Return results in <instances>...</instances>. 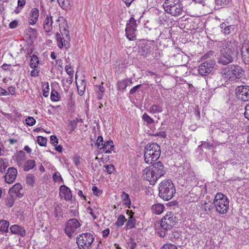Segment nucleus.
Listing matches in <instances>:
<instances>
[{"label":"nucleus","mask_w":249,"mask_h":249,"mask_svg":"<svg viewBox=\"0 0 249 249\" xmlns=\"http://www.w3.org/2000/svg\"><path fill=\"white\" fill-rule=\"evenodd\" d=\"M220 54L218 62L223 65L231 63L237 57L238 52L237 43L235 41H228L222 43L220 46Z\"/></svg>","instance_id":"1"},{"label":"nucleus","mask_w":249,"mask_h":249,"mask_svg":"<svg viewBox=\"0 0 249 249\" xmlns=\"http://www.w3.org/2000/svg\"><path fill=\"white\" fill-rule=\"evenodd\" d=\"M160 147L156 142L149 143L144 148V160L148 164L156 161L160 155Z\"/></svg>","instance_id":"2"},{"label":"nucleus","mask_w":249,"mask_h":249,"mask_svg":"<svg viewBox=\"0 0 249 249\" xmlns=\"http://www.w3.org/2000/svg\"><path fill=\"white\" fill-rule=\"evenodd\" d=\"M163 7L165 12L172 16L178 17L184 12V7L180 0H165Z\"/></svg>","instance_id":"3"},{"label":"nucleus","mask_w":249,"mask_h":249,"mask_svg":"<svg viewBox=\"0 0 249 249\" xmlns=\"http://www.w3.org/2000/svg\"><path fill=\"white\" fill-rule=\"evenodd\" d=\"M178 218L172 212H168L161 220V231L159 234L160 236L164 237L168 231H171L172 227L178 222Z\"/></svg>","instance_id":"4"},{"label":"nucleus","mask_w":249,"mask_h":249,"mask_svg":"<svg viewBox=\"0 0 249 249\" xmlns=\"http://www.w3.org/2000/svg\"><path fill=\"white\" fill-rule=\"evenodd\" d=\"M159 196L165 200L172 199L176 193L174 184L170 179L163 180L160 184Z\"/></svg>","instance_id":"5"},{"label":"nucleus","mask_w":249,"mask_h":249,"mask_svg":"<svg viewBox=\"0 0 249 249\" xmlns=\"http://www.w3.org/2000/svg\"><path fill=\"white\" fill-rule=\"evenodd\" d=\"M216 211L220 214L226 213L229 206V201L227 197L221 193L216 194L213 200Z\"/></svg>","instance_id":"6"},{"label":"nucleus","mask_w":249,"mask_h":249,"mask_svg":"<svg viewBox=\"0 0 249 249\" xmlns=\"http://www.w3.org/2000/svg\"><path fill=\"white\" fill-rule=\"evenodd\" d=\"M94 238L89 232L82 233L76 238V243L79 249H90Z\"/></svg>","instance_id":"7"},{"label":"nucleus","mask_w":249,"mask_h":249,"mask_svg":"<svg viewBox=\"0 0 249 249\" xmlns=\"http://www.w3.org/2000/svg\"><path fill=\"white\" fill-rule=\"evenodd\" d=\"M221 73L226 78H231V75H232L235 78L239 79L244 75V71L239 66L232 65L230 68L227 67L222 70Z\"/></svg>","instance_id":"8"},{"label":"nucleus","mask_w":249,"mask_h":249,"mask_svg":"<svg viewBox=\"0 0 249 249\" xmlns=\"http://www.w3.org/2000/svg\"><path fill=\"white\" fill-rule=\"evenodd\" d=\"M81 226V224L77 219L72 218L69 219L66 225L65 231L68 237L71 238L76 233Z\"/></svg>","instance_id":"9"},{"label":"nucleus","mask_w":249,"mask_h":249,"mask_svg":"<svg viewBox=\"0 0 249 249\" xmlns=\"http://www.w3.org/2000/svg\"><path fill=\"white\" fill-rule=\"evenodd\" d=\"M214 65V61L211 59L202 63L198 68L199 74L203 76L208 75L213 71Z\"/></svg>","instance_id":"10"},{"label":"nucleus","mask_w":249,"mask_h":249,"mask_svg":"<svg viewBox=\"0 0 249 249\" xmlns=\"http://www.w3.org/2000/svg\"><path fill=\"white\" fill-rule=\"evenodd\" d=\"M136 21L134 18L131 17L129 22L126 24L125 34L127 38L133 40L136 36Z\"/></svg>","instance_id":"11"},{"label":"nucleus","mask_w":249,"mask_h":249,"mask_svg":"<svg viewBox=\"0 0 249 249\" xmlns=\"http://www.w3.org/2000/svg\"><path fill=\"white\" fill-rule=\"evenodd\" d=\"M236 97L244 102L249 101V87L247 86H237L235 89Z\"/></svg>","instance_id":"12"},{"label":"nucleus","mask_w":249,"mask_h":249,"mask_svg":"<svg viewBox=\"0 0 249 249\" xmlns=\"http://www.w3.org/2000/svg\"><path fill=\"white\" fill-rule=\"evenodd\" d=\"M149 167L155 176L157 177V179L163 176L165 173L164 167L163 164L160 161L155 163Z\"/></svg>","instance_id":"13"},{"label":"nucleus","mask_w":249,"mask_h":249,"mask_svg":"<svg viewBox=\"0 0 249 249\" xmlns=\"http://www.w3.org/2000/svg\"><path fill=\"white\" fill-rule=\"evenodd\" d=\"M142 178L148 181L151 185L155 184L158 180L157 177L155 176L149 166L143 170Z\"/></svg>","instance_id":"14"},{"label":"nucleus","mask_w":249,"mask_h":249,"mask_svg":"<svg viewBox=\"0 0 249 249\" xmlns=\"http://www.w3.org/2000/svg\"><path fill=\"white\" fill-rule=\"evenodd\" d=\"M17 174L18 171L15 168H9L4 176L5 182L8 184L13 183L17 178Z\"/></svg>","instance_id":"15"},{"label":"nucleus","mask_w":249,"mask_h":249,"mask_svg":"<svg viewBox=\"0 0 249 249\" xmlns=\"http://www.w3.org/2000/svg\"><path fill=\"white\" fill-rule=\"evenodd\" d=\"M60 196L65 200H70L72 198L71 192L70 188L64 185L60 187Z\"/></svg>","instance_id":"16"},{"label":"nucleus","mask_w":249,"mask_h":249,"mask_svg":"<svg viewBox=\"0 0 249 249\" xmlns=\"http://www.w3.org/2000/svg\"><path fill=\"white\" fill-rule=\"evenodd\" d=\"M126 213L128 215V219H126L125 227L126 229H131L135 227L136 219L134 217V213L132 210H127Z\"/></svg>","instance_id":"17"},{"label":"nucleus","mask_w":249,"mask_h":249,"mask_svg":"<svg viewBox=\"0 0 249 249\" xmlns=\"http://www.w3.org/2000/svg\"><path fill=\"white\" fill-rule=\"evenodd\" d=\"M241 55L245 64H249V43L244 44L241 49Z\"/></svg>","instance_id":"18"},{"label":"nucleus","mask_w":249,"mask_h":249,"mask_svg":"<svg viewBox=\"0 0 249 249\" xmlns=\"http://www.w3.org/2000/svg\"><path fill=\"white\" fill-rule=\"evenodd\" d=\"M150 46L149 45L142 44L138 47V53L143 57H146L151 53Z\"/></svg>","instance_id":"19"},{"label":"nucleus","mask_w":249,"mask_h":249,"mask_svg":"<svg viewBox=\"0 0 249 249\" xmlns=\"http://www.w3.org/2000/svg\"><path fill=\"white\" fill-rule=\"evenodd\" d=\"M10 231L13 234H18L24 237L26 234V231L23 227L17 225L12 226L10 228Z\"/></svg>","instance_id":"20"},{"label":"nucleus","mask_w":249,"mask_h":249,"mask_svg":"<svg viewBox=\"0 0 249 249\" xmlns=\"http://www.w3.org/2000/svg\"><path fill=\"white\" fill-rule=\"evenodd\" d=\"M114 146V145L113 141L112 140H108L104 142L103 145L100 148V150H102L105 153H110L113 150Z\"/></svg>","instance_id":"21"},{"label":"nucleus","mask_w":249,"mask_h":249,"mask_svg":"<svg viewBox=\"0 0 249 249\" xmlns=\"http://www.w3.org/2000/svg\"><path fill=\"white\" fill-rule=\"evenodd\" d=\"M29 16V22L30 24H35L39 16L38 10L36 8H33L30 12Z\"/></svg>","instance_id":"22"},{"label":"nucleus","mask_w":249,"mask_h":249,"mask_svg":"<svg viewBox=\"0 0 249 249\" xmlns=\"http://www.w3.org/2000/svg\"><path fill=\"white\" fill-rule=\"evenodd\" d=\"M132 83V79H125L119 81L117 82V89L118 90L124 91L127 86Z\"/></svg>","instance_id":"23"},{"label":"nucleus","mask_w":249,"mask_h":249,"mask_svg":"<svg viewBox=\"0 0 249 249\" xmlns=\"http://www.w3.org/2000/svg\"><path fill=\"white\" fill-rule=\"evenodd\" d=\"M221 31L225 35H229L234 29V26L232 25H228L225 23H222L220 25Z\"/></svg>","instance_id":"24"},{"label":"nucleus","mask_w":249,"mask_h":249,"mask_svg":"<svg viewBox=\"0 0 249 249\" xmlns=\"http://www.w3.org/2000/svg\"><path fill=\"white\" fill-rule=\"evenodd\" d=\"M53 23L52 17L50 15H47L44 22V28L46 32H50L52 30Z\"/></svg>","instance_id":"25"},{"label":"nucleus","mask_w":249,"mask_h":249,"mask_svg":"<svg viewBox=\"0 0 249 249\" xmlns=\"http://www.w3.org/2000/svg\"><path fill=\"white\" fill-rule=\"evenodd\" d=\"M56 39L57 41V45L60 49H62L64 46L66 48L69 47V44L68 41L64 39V37H62L61 35L59 33L56 34Z\"/></svg>","instance_id":"26"},{"label":"nucleus","mask_w":249,"mask_h":249,"mask_svg":"<svg viewBox=\"0 0 249 249\" xmlns=\"http://www.w3.org/2000/svg\"><path fill=\"white\" fill-rule=\"evenodd\" d=\"M164 208V206L163 205L157 203L152 206L151 210L153 213L156 214H160L163 211Z\"/></svg>","instance_id":"27"},{"label":"nucleus","mask_w":249,"mask_h":249,"mask_svg":"<svg viewBox=\"0 0 249 249\" xmlns=\"http://www.w3.org/2000/svg\"><path fill=\"white\" fill-rule=\"evenodd\" d=\"M16 159L18 165H22L23 164V162L26 159L25 154L24 152H23L22 150H20L19 152H18L16 156Z\"/></svg>","instance_id":"28"},{"label":"nucleus","mask_w":249,"mask_h":249,"mask_svg":"<svg viewBox=\"0 0 249 249\" xmlns=\"http://www.w3.org/2000/svg\"><path fill=\"white\" fill-rule=\"evenodd\" d=\"M9 226V222L7 220H0V231L6 232L8 231V227Z\"/></svg>","instance_id":"29"},{"label":"nucleus","mask_w":249,"mask_h":249,"mask_svg":"<svg viewBox=\"0 0 249 249\" xmlns=\"http://www.w3.org/2000/svg\"><path fill=\"white\" fill-rule=\"evenodd\" d=\"M86 82L84 80H82L80 84L76 83L78 94L82 96L84 93L86 89Z\"/></svg>","instance_id":"30"},{"label":"nucleus","mask_w":249,"mask_h":249,"mask_svg":"<svg viewBox=\"0 0 249 249\" xmlns=\"http://www.w3.org/2000/svg\"><path fill=\"white\" fill-rule=\"evenodd\" d=\"M22 188V185L19 183L15 184L11 188L9 189V193L11 196L14 197V194L19 191Z\"/></svg>","instance_id":"31"},{"label":"nucleus","mask_w":249,"mask_h":249,"mask_svg":"<svg viewBox=\"0 0 249 249\" xmlns=\"http://www.w3.org/2000/svg\"><path fill=\"white\" fill-rule=\"evenodd\" d=\"M126 221V219L123 214H120L115 223L117 227H121L124 225V222Z\"/></svg>","instance_id":"32"},{"label":"nucleus","mask_w":249,"mask_h":249,"mask_svg":"<svg viewBox=\"0 0 249 249\" xmlns=\"http://www.w3.org/2000/svg\"><path fill=\"white\" fill-rule=\"evenodd\" d=\"M35 161L34 160H28L24 164V170L28 171L32 169L35 166Z\"/></svg>","instance_id":"33"},{"label":"nucleus","mask_w":249,"mask_h":249,"mask_svg":"<svg viewBox=\"0 0 249 249\" xmlns=\"http://www.w3.org/2000/svg\"><path fill=\"white\" fill-rule=\"evenodd\" d=\"M121 197L123 199L124 204L126 206L129 207V206L131 205V201L128 194L124 192L122 193Z\"/></svg>","instance_id":"34"},{"label":"nucleus","mask_w":249,"mask_h":249,"mask_svg":"<svg viewBox=\"0 0 249 249\" xmlns=\"http://www.w3.org/2000/svg\"><path fill=\"white\" fill-rule=\"evenodd\" d=\"M38 63L39 60L37 56L35 54H33L32 56V58L30 62V67L33 69L36 68L38 65Z\"/></svg>","instance_id":"35"},{"label":"nucleus","mask_w":249,"mask_h":249,"mask_svg":"<svg viewBox=\"0 0 249 249\" xmlns=\"http://www.w3.org/2000/svg\"><path fill=\"white\" fill-rule=\"evenodd\" d=\"M162 108L159 105H153L149 109V112L151 113L154 114L155 113L161 112Z\"/></svg>","instance_id":"36"},{"label":"nucleus","mask_w":249,"mask_h":249,"mask_svg":"<svg viewBox=\"0 0 249 249\" xmlns=\"http://www.w3.org/2000/svg\"><path fill=\"white\" fill-rule=\"evenodd\" d=\"M78 122V119L76 118L72 121H69L68 122V125L71 130V133L76 128L77 123Z\"/></svg>","instance_id":"37"},{"label":"nucleus","mask_w":249,"mask_h":249,"mask_svg":"<svg viewBox=\"0 0 249 249\" xmlns=\"http://www.w3.org/2000/svg\"><path fill=\"white\" fill-rule=\"evenodd\" d=\"M8 166V162L6 160L0 158V172L4 173Z\"/></svg>","instance_id":"38"},{"label":"nucleus","mask_w":249,"mask_h":249,"mask_svg":"<svg viewBox=\"0 0 249 249\" xmlns=\"http://www.w3.org/2000/svg\"><path fill=\"white\" fill-rule=\"evenodd\" d=\"M143 121L148 124H152L154 122V120L151 118L146 113H144L142 116Z\"/></svg>","instance_id":"39"},{"label":"nucleus","mask_w":249,"mask_h":249,"mask_svg":"<svg viewBox=\"0 0 249 249\" xmlns=\"http://www.w3.org/2000/svg\"><path fill=\"white\" fill-rule=\"evenodd\" d=\"M58 2L63 9H67L70 6V1L69 0H58Z\"/></svg>","instance_id":"40"},{"label":"nucleus","mask_w":249,"mask_h":249,"mask_svg":"<svg viewBox=\"0 0 249 249\" xmlns=\"http://www.w3.org/2000/svg\"><path fill=\"white\" fill-rule=\"evenodd\" d=\"M53 180L55 182H58V183H60L63 182V179L60 174V173L58 172H55L53 176Z\"/></svg>","instance_id":"41"},{"label":"nucleus","mask_w":249,"mask_h":249,"mask_svg":"<svg viewBox=\"0 0 249 249\" xmlns=\"http://www.w3.org/2000/svg\"><path fill=\"white\" fill-rule=\"evenodd\" d=\"M51 98L53 101H57L59 100V93L54 89L51 91Z\"/></svg>","instance_id":"42"},{"label":"nucleus","mask_w":249,"mask_h":249,"mask_svg":"<svg viewBox=\"0 0 249 249\" xmlns=\"http://www.w3.org/2000/svg\"><path fill=\"white\" fill-rule=\"evenodd\" d=\"M35 182V177L33 174H28L26 177V183L29 185H33Z\"/></svg>","instance_id":"43"},{"label":"nucleus","mask_w":249,"mask_h":249,"mask_svg":"<svg viewBox=\"0 0 249 249\" xmlns=\"http://www.w3.org/2000/svg\"><path fill=\"white\" fill-rule=\"evenodd\" d=\"M37 143L38 144L42 146H44L46 145V144L47 143V140L46 138L42 137V136H38L37 137Z\"/></svg>","instance_id":"44"},{"label":"nucleus","mask_w":249,"mask_h":249,"mask_svg":"<svg viewBox=\"0 0 249 249\" xmlns=\"http://www.w3.org/2000/svg\"><path fill=\"white\" fill-rule=\"evenodd\" d=\"M214 1L217 5L225 6L229 4L230 0H214Z\"/></svg>","instance_id":"45"},{"label":"nucleus","mask_w":249,"mask_h":249,"mask_svg":"<svg viewBox=\"0 0 249 249\" xmlns=\"http://www.w3.org/2000/svg\"><path fill=\"white\" fill-rule=\"evenodd\" d=\"M25 122H26V124L29 126L34 125L36 122L35 119L32 117H28L25 120Z\"/></svg>","instance_id":"46"},{"label":"nucleus","mask_w":249,"mask_h":249,"mask_svg":"<svg viewBox=\"0 0 249 249\" xmlns=\"http://www.w3.org/2000/svg\"><path fill=\"white\" fill-rule=\"evenodd\" d=\"M104 142L103 137L99 136L98 137L95 144L97 145V148L100 149V148L103 145Z\"/></svg>","instance_id":"47"},{"label":"nucleus","mask_w":249,"mask_h":249,"mask_svg":"<svg viewBox=\"0 0 249 249\" xmlns=\"http://www.w3.org/2000/svg\"><path fill=\"white\" fill-rule=\"evenodd\" d=\"M104 168H106V171L108 174H112L114 171V167L112 164L105 165Z\"/></svg>","instance_id":"48"},{"label":"nucleus","mask_w":249,"mask_h":249,"mask_svg":"<svg viewBox=\"0 0 249 249\" xmlns=\"http://www.w3.org/2000/svg\"><path fill=\"white\" fill-rule=\"evenodd\" d=\"M65 71L67 74L71 77H73L74 74V71L70 65H67L65 68Z\"/></svg>","instance_id":"49"},{"label":"nucleus","mask_w":249,"mask_h":249,"mask_svg":"<svg viewBox=\"0 0 249 249\" xmlns=\"http://www.w3.org/2000/svg\"><path fill=\"white\" fill-rule=\"evenodd\" d=\"M161 249H178V248L173 244H165L161 247Z\"/></svg>","instance_id":"50"},{"label":"nucleus","mask_w":249,"mask_h":249,"mask_svg":"<svg viewBox=\"0 0 249 249\" xmlns=\"http://www.w3.org/2000/svg\"><path fill=\"white\" fill-rule=\"evenodd\" d=\"M92 191L94 195L98 196L102 194V191L98 189L96 186H93L92 188Z\"/></svg>","instance_id":"51"},{"label":"nucleus","mask_w":249,"mask_h":249,"mask_svg":"<svg viewBox=\"0 0 249 249\" xmlns=\"http://www.w3.org/2000/svg\"><path fill=\"white\" fill-rule=\"evenodd\" d=\"M202 145L208 149H210L213 147V144L208 142H202Z\"/></svg>","instance_id":"52"},{"label":"nucleus","mask_w":249,"mask_h":249,"mask_svg":"<svg viewBox=\"0 0 249 249\" xmlns=\"http://www.w3.org/2000/svg\"><path fill=\"white\" fill-rule=\"evenodd\" d=\"M141 86V85H138L135 87H134L133 88H132L130 91H129V94H131V95H133L134 94V93H135L138 89L140 88V87Z\"/></svg>","instance_id":"53"},{"label":"nucleus","mask_w":249,"mask_h":249,"mask_svg":"<svg viewBox=\"0 0 249 249\" xmlns=\"http://www.w3.org/2000/svg\"><path fill=\"white\" fill-rule=\"evenodd\" d=\"M192 0L196 3H200L201 4H202L203 5H207L210 2L209 0Z\"/></svg>","instance_id":"54"},{"label":"nucleus","mask_w":249,"mask_h":249,"mask_svg":"<svg viewBox=\"0 0 249 249\" xmlns=\"http://www.w3.org/2000/svg\"><path fill=\"white\" fill-rule=\"evenodd\" d=\"M245 109V117L249 120V103L246 105Z\"/></svg>","instance_id":"55"},{"label":"nucleus","mask_w":249,"mask_h":249,"mask_svg":"<svg viewBox=\"0 0 249 249\" xmlns=\"http://www.w3.org/2000/svg\"><path fill=\"white\" fill-rule=\"evenodd\" d=\"M96 92L98 93L99 91L100 93H104L105 91V88L102 85H99L96 86Z\"/></svg>","instance_id":"56"},{"label":"nucleus","mask_w":249,"mask_h":249,"mask_svg":"<svg viewBox=\"0 0 249 249\" xmlns=\"http://www.w3.org/2000/svg\"><path fill=\"white\" fill-rule=\"evenodd\" d=\"M18 22L17 20H13L9 23V27L11 29H14L18 26Z\"/></svg>","instance_id":"57"},{"label":"nucleus","mask_w":249,"mask_h":249,"mask_svg":"<svg viewBox=\"0 0 249 249\" xmlns=\"http://www.w3.org/2000/svg\"><path fill=\"white\" fill-rule=\"evenodd\" d=\"M50 141L52 144L54 145L55 143H58V139L55 136L52 135L50 137Z\"/></svg>","instance_id":"58"},{"label":"nucleus","mask_w":249,"mask_h":249,"mask_svg":"<svg viewBox=\"0 0 249 249\" xmlns=\"http://www.w3.org/2000/svg\"><path fill=\"white\" fill-rule=\"evenodd\" d=\"M23 189L22 188L21 190H19V191H18L14 194V196H18V197H21L23 195Z\"/></svg>","instance_id":"59"},{"label":"nucleus","mask_w":249,"mask_h":249,"mask_svg":"<svg viewBox=\"0 0 249 249\" xmlns=\"http://www.w3.org/2000/svg\"><path fill=\"white\" fill-rule=\"evenodd\" d=\"M11 198H9L7 199V204L8 205L9 207H11L14 205V199L12 196H11Z\"/></svg>","instance_id":"60"},{"label":"nucleus","mask_w":249,"mask_h":249,"mask_svg":"<svg viewBox=\"0 0 249 249\" xmlns=\"http://www.w3.org/2000/svg\"><path fill=\"white\" fill-rule=\"evenodd\" d=\"M154 136H160V137L161 138H164L166 137V135L165 132H164V131H160V132H158L156 134H155L154 135Z\"/></svg>","instance_id":"61"},{"label":"nucleus","mask_w":249,"mask_h":249,"mask_svg":"<svg viewBox=\"0 0 249 249\" xmlns=\"http://www.w3.org/2000/svg\"><path fill=\"white\" fill-rule=\"evenodd\" d=\"M62 36H65L69 41L70 40V37L69 35V31L68 30H66L65 29H64V32L62 33Z\"/></svg>","instance_id":"62"},{"label":"nucleus","mask_w":249,"mask_h":249,"mask_svg":"<svg viewBox=\"0 0 249 249\" xmlns=\"http://www.w3.org/2000/svg\"><path fill=\"white\" fill-rule=\"evenodd\" d=\"M8 95H9L8 92L0 87V95L6 96Z\"/></svg>","instance_id":"63"},{"label":"nucleus","mask_w":249,"mask_h":249,"mask_svg":"<svg viewBox=\"0 0 249 249\" xmlns=\"http://www.w3.org/2000/svg\"><path fill=\"white\" fill-rule=\"evenodd\" d=\"M49 86H48L46 89H45L43 90V95L45 97H47L49 95Z\"/></svg>","instance_id":"64"}]
</instances>
